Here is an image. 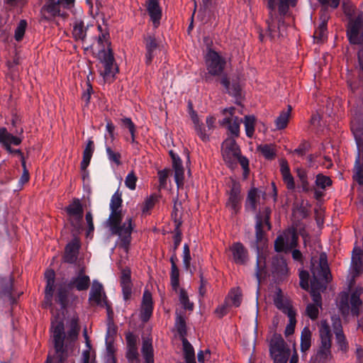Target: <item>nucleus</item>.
I'll use <instances>...</instances> for the list:
<instances>
[{"mask_svg":"<svg viewBox=\"0 0 363 363\" xmlns=\"http://www.w3.org/2000/svg\"><path fill=\"white\" fill-rule=\"evenodd\" d=\"M311 272L313 277L311 280L310 293L313 303L307 305L306 313L311 320H315L318 316L319 309L322 308L320 292L326 288L331 279L325 253H321L318 260L314 257L311 259Z\"/></svg>","mask_w":363,"mask_h":363,"instance_id":"1","label":"nucleus"},{"mask_svg":"<svg viewBox=\"0 0 363 363\" xmlns=\"http://www.w3.org/2000/svg\"><path fill=\"white\" fill-rule=\"evenodd\" d=\"M108 38V33H102L97 38L98 45L103 48L97 53V59L99 61V72L105 81L113 80L118 72Z\"/></svg>","mask_w":363,"mask_h":363,"instance_id":"2","label":"nucleus"},{"mask_svg":"<svg viewBox=\"0 0 363 363\" xmlns=\"http://www.w3.org/2000/svg\"><path fill=\"white\" fill-rule=\"evenodd\" d=\"M267 1L269 10V17L267 20L269 35L272 39L279 38L281 36H284L286 30V26L282 16L287 13L290 6H294L296 5L297 0H279L278 9L279 16H277L276 13L277 0Z\"/></svg>","mask_w":363,"mask_h":363,"instance_id":"3","label":"nucleus"},{"mask_svg":"<svg viewBox=\"0 0 363 363\" xmlns=\"http://www.w3.org/2000/svg\"><path fill=\"white\" fill-rule=\"evenodd\" d=\"M344 13L348 17L349 23L347 35L352 44H360L363 40V14L357 12L354 5L350 2H343Z\"/></svg>","mask_w":363,"mask_h":363,"instance_id":"4","label":"nucleus"},{"mask_svg":"<svg viewBox=\"0 0 363 363\" xmlns=\"http://www.w3.org/2000/svg\"><path fill=\"white\" fill-rule=\"evenodd\" d=\"M222 155L227 165L233 169L240 163L243 169V177L247 179L249 173V160L241 155V151L233 138H228L222 144Z\"/></svg>","mask_w":363,"mask_h":363,"instance_id":"5","label":"nucleus"},{"mask_svg":"<svg viewBox=\"0 0 363 363\" xmlns=\"http://www.w3.org/2000/svg\"><path fill=\"white\" fill-rule=\"evenodd\" d=\"M121 220L122 217L118 220H112L107 223L112 234L118 235L120 247L128 252L131 242L132 231L134 228L133 220L132 217H128L122 225L121 224Z\"/></svg>","mask_w":363,"mask_h":363,"instance_id":"6","label":"nucleus"},{"mask_svg":"<svg viewBox=\"0 0 363 363\" xmlns=\"http://www.w3.org/2000/svg\"><path fill=\"white\" fill-rule=\"evenodd\" d=\"M52 337L55 349V356L48 357L45 363H62L65 359V350L64 347V340L65 337V328L62 321L52 322Z\"/></svg>","mask_w":363,"mask_h":363,"instance_id":"7","label":"nucleus"},{"mask_svg":"<svg viewBox=\"0 0 363 363\" xmlns=\"http://www.w3.org/2000/svg\"><path fill=\"white\" fill-rule=\"evenodd\" d=\"M269 352L274 363H287L290 350L280 334L272 335L269 341Z\"/></svg>","mask_w":363,"mask_h":363,"instance_id":"8","label":"nucleus"},{"mask_svg":"<svg viewBox=\"0 0 363 363\" xmlns=\"http://www.w3.org/2000/svg\"><path fill=\"white\" fill-rule=\"evenodd\" d=\"M363 308L362 301L360 299V292H353L350 298L346 293L341 295L339 302V309L343 315H348L350 312L353 316L359 317Z\"/></svg>","mask_w":363,"mask_h":363,"instance_id":"9","label":"nucleus"},{"mask_svg":"<svg viewBox=\"0 0 363 363\" xmlns=\"http://www.w3.org/2000/svg\"><path fill=\"white\" fill-rule=\"evenodd\" d=\"M205 63L208 73L212 76H219L223 72L226 61L218 52L208 49L205 57Z\"/></svg>","mask_w":363,"mask_h":363,"instance_id":"10","label":"nucleus"},{"mask_svg":"<svg viewBox=\"0 0 363 363\" xmlns=\"http://www.w3.org/2000/svg\"><path fill=\"white\" fill-rule=\"evenodd\" d=\"M298 235L295 230L289 229L279 235L274 242L277 252H288L296 247Z\"/></svg>","mask_w":363,"mask_h":363,"instance_id":"11","label":"nucleus"},{"mask_svg":"<svg viewBox=\"0 0 363 363\" xmlns=\"http://www.w3.org/2000/svg\"><path fill=\"white\" fill-rule=\"evenodd\" d=\"M68 220L76 230L82 228L83 218V207L79 199H74L73 201L65 208Z\"/></svg>","mask_w":363,"mask_h":363,"instance_id":"12","label":"nucleus"},{"mask_svg":"<svg viewBox=\"0 0 363 363\" xmlns=\"http://www.w3.org/2000/svg\"><path fill=\"white\" fill-rule=\"evenodd\" d=\"M354 135L357 146L358 155L355 160L353 178L359 185L363 186V137L362 133L358 131H354Z\"/></svg>","mask_w":363,"mask_h":363,"instance_id":"13","label":"nucleus"},{"mask_svg":"<svg viewBox=\"0 0 363 363\" xmlns=\"http://www.w3.org/2000/svg\"><path fill=\"white\" fill-rule=\"evenodd\" d=\"M331 321L337 349L341 352L346 353L349 350V342L343 331L342 320L339 316L333 315Z\"/></svg>","mask_w":363,"mask_h":363,"instance_id":"14","label":"nucleus"},{"mask_svg":"<svg viewBox=\"0 0 363 363\" xmlns=\"http://www.w3.org/2000/svg\"><path fill=\"white\" fill-rule=\"evenodd\" d=\"M242 196L241 187L239 183L233 182L230 190L228 192V199L226 201V207L232 214L236 215L241 209Z\"/></svg>","mask_w":363,"mask_h":363,"instance_id":"15","label":"nucleus"},{"mask_svg":"<svg viewBox=\"0 0 363 363\" xmlns=\"http://www.w3.org/2000/svg\"><path fill=\"white\" fill-rule=\"evenodd\" d=\"M91 284V280L88 275L85 274L84 269H81L72 277L67 283V287L70 289H76L79 291H86Z\"/></svg>","mask_w":363,"mask_h":363,"instance_id":"16","label":"nucleus"},{"mask_svg":"<svg viewBox=\"0 0 363 363\" xmlns=\"http://www.w3.org/2000/svg\"><path fill=\"white\" fill-rule=\"evenodd\" d=\"M153 308L152 294L148 289H145L143 292L140 311V318L143 322L146 323L150 320Z\"/></svg>","mask_w":363,"mask_h":363,"instance_id":"17","label":"nucleus"},{"mask_svg":"<svg viewBox=\"0 0 363 363\" xmlns=\"http://www.w3.org/2000/svg\"><path fill=\"white\" fill-rule=\"evenodd\" d=\"M235 108L230 107L224 109L223 113L230 116L223 118V124L228 125V130L234 137H238L240 135V125L242 120L238 116H233Z\"/></svg>","mask_w":363,"mask_h":363,"instance_id":"18","label":"nucleus"},{"mask_svg":"<svg viewBox=\"0 0 363 363\" xmlns=\"http://www.w3.org/2000/svg\"><path fill=\"white\" fill-rule=\"evenodd\" d=\"M90 303L100 306H107L106 297L103 286L98 281L94 280L89 293Z\"/></svg>","mask_w":363,"mask_h":363,"instance_id":"19","label":"nucleus"},{"mask_svg":"<svg viewBox=\"0 0 363 363\" xmlns=\"http://www.w3.org/2000/svg\"><path fill=\"white\" fill-rule=\"evenodd\" d=\"M323 9L320 16V23L318 27L315 29L313 37L317 42L323 41L327 37V23L330 18V15L328 12V7H330L328 5H322Z\"/></svg>","mask_w":363,"mask_h":363,"instance_id":"20","label":"nucleus"},{"mask_svg":"<svg viewBox=\"0 0 363 363\" xmlns=\"http://www.w3.org/2000/svg\"><path fill=\"white\" fill-rule=\"evenodd\" d=\"M21 138L10 133L6 128H0V143L10 153H20L19 150H13L11 147V145H18L21 143Z\"/></svg>","mask_w":363,"mask_h":363,"instance_id":"21","label":"nucleus"},{"mask_svg":"<svg viewBox=\"0 0 363 363\" xmlns=\"http://www.w3.org/2000/svg\"><path fill=\"white\" fill-rule=\"evenodd\" d=\"M350 270L353 278L363 273V250L359 247L353 249Z\"/></svg>","mask_w":363,"mask_h":363,"instance_id":"22","label":"nucleus"},{"mask_svg":"<svg viewBox=\"0 0 363 363\" xmlns=\"http://www.w3.org/2000/svg\"><path fill=\"white\" fill-rule=\"evenodd\" d=\"M319 345L327 348L332 347L333 334L329 323L326 320H322L318 325Z\"/></svg>","mask_w":363,"mask_h":363,"instance_id":"23","label":"nucleus"},{"mask_svg":"<svg viewBox=\"0 0 363 363\" xmlns=\"http://www.w3.org/2000/svg\"><path fill=\"white\" fill-rule=\"evenodd\" d=\"M172 160V167L174 171V180L178 187L182 186L184 179V169L180 157L172 150L169 151Z\"/></svg>","mask_w":363,"mask_h":363,"instance_id":"24","label":"nucleus"},{"mask_svg":"<svg viewBox=\"0 0 363 363\" xmlns=\"http://www.w3.org/2000/svg\"><path fill=\"white\" fill-rule=\"evenodd\" d=\"M42 18L50 20L55 16H62L60 13V4L58 1L46 0L40 11Z\"/></svg>","mask_w":363,"mask_h":363,"instance_id":"25","label":"nucleus"},{"mask_svg":"<svg viewBox=\"0 0 363 363\" xmlns=\"http://www.w3.org/2000/svg\"><path fill=\"white\" fill-rule=\"evenodd\" d=\"M80 246V240L77 238H74L67 245L64 255L65 262L72 264L77 261Z\"/></svg>","mask_w":363,"mask_h":363,"instance_id":"26","label":"nucleus"},{"mask_svg":"<svg viewBox=\"0 0 363 363\" xmlns=\"http://www.w3.org/2000/svg\"><path fill=\"white\" fill-rule=\"evenodd\" d=\"M230 250L232 252L233 259L237 264H244L247 261V250L241 242L233 243Z\"/></svg>","mask_w":363,"mask_h":363,"instance_id":"27","label":"nucleus"},{"mask_svg":"<svg viewBox=\"0 0 363 363\" xmlns=\"http://www.w3.org/2000/svg\"><path fill=\"white\" fill-rule=\"evenodd\" d=\"M147 11L154 26L158 27L162 17V9L159 0H148L147 1Z\"/></svg>","mask_w":363,"mask_h":363,"instance_id":"28","label":"nucleus"},{"mask_svg":"<svg viewBox=\"0 0 363 363\" xmlns=\"http://www.w3.org/2000/svg\"><path fill=\"white\" fill-rule=\"evenodd\" d=\"M121 205H122V199L121 195L118 192H116L111 197L110 202V209L111 213L109 215V218L108 221L114 220V221L118 220V219L122 217L121 213Z\"/></svg>","mask_w":363,"mask_h":363,"instance_id":"29","label":"nucleus"},{"mask_svg":"<svg viewBox=\"0 0 363 363\" xmlns=\"http://www.w3.org/2000/svg\"><path fill=\"white\" fill-rule=\"evenodd\" d=\"M262 192L257 188L252 187L247 196L245 207L247 211L255 212Z\"/></svg>","mask_w":363,"mask_h":363,"instance_id":"30","label":"nucleus"},{"mask_svg":"<svg viewBox=\"0 0 363 363\" xmlns=\"http://www.w3.org/2000/svg\"><path fill=\"white\" fill-rule=\"evenodd\" d=\"M121 286L122 288L123 298L125 301L130 298L132 294V282L130 277V270L125 269L121 272Z\"/></svg>","mask_w":363,"mask_h":363,"instance_id":"31","label":"nucleus"},{"mask_svg":"<svg viewBox=\"0 0 363 363\" xmlns=\"http://www.w3.org/2000/svg\"><path fill=\"white\" fill-rule=\"evenodd\" d=\"M274 303L276 307L284 313L289 315L295 312L290 301L284 297L281 291L278 289L274 298Z\"/></svg>","mask_w":363,"mask_h":363,"instance_id":"32","label":"nucleus"},{"mask_svg":"<svg viewBox=\"0 0 363 363\" xmlns=\"http://www.w3.org/2000/svg\"><path fill=\"white\" fill-rule=\"evenodd\" d=\"M146 55L145 60L147 65L150 64L154 57L157 55L158 45L156 39L152 36H148L145 40Z\"/></svg>","mask_w":363,"mask_h":363,"instance_id":"33","label":"nucleus"},{"mask_svg":"<svg viewBox=\"0 0 363 363\" xmlns=\"http://www.w3.org/2000/svg\"><path fill=\"white\" fill-rule=\"evenodd\" d=\"M88 28V26H85L82 21L76 20L73 23L72 29V36L74 40L84 43Z\"/></svg>","mask_w":363,"mask_h":363,"instance_id":"34","label":"nucleus"},{"mask_svg":"<svg viewBox=\"0 0 363 363\" xmlns=\"http://www.w3.org/2000/svg\"><path fill=\"white\" fill-rule=\"evenodd\" d=\"M94 152V141L90 138L87 140L85 148L83 151V158L81 162V169L85 170L89 165L91 159Z\"/></svg>","mask_w":363,"mask_h":363,"instance_id":"35","label":"nucleus"},{"mask_svg":"<svg viewBox=\"0 0 363 363\" xmlns=\"http://www.w3.org/2000/svg\"><path fill=\"white\" fill-rule=\"evenodd\" d=\"M273 272L277 276L284 277L288 273V268L286 260L281 257L276 256L272 260Z\"/></svg>","mask_w":363,"mask_h":363,"instance_id":"36","label":"nucleus"},{"mask_svg":"<svg viewBox=\"0 0 363 363\" xmlns=\"http://www.w3.org/2000/svg\"><path fill=\"white\" fill-rule=\"evenodd\" d=\"M280 166V171L283 177V180L286 184L287 189H294L295 187V183L286 161H281Z\"/></svg>","mask_w":363,"mask_h":363,"instance_id":"37","label":"nucleus"},{"mask_svg":"<svg viewBox=\"0 0 363 363\" xmlns=\"http://www.w3.org/2000/svg\"><path fill=\"white\" fill-rule=\"evenodd\" d=\"M332 357L331 348L318 345L313 361L314 363H327L332 359Z\"/></svg>","mask_w":363,"mask_h":363,"instance_id":"38","label":"nucleus"},{"mask_svg":"<svg viewBox=\"0 0 363 363\" xmlns=\"http://www.w3.org/2000/svg\"><path fill=\"white\" fill-rule=\"evenodd\" d=\"M312 333L308 327H304L301 334V351L306 353L311 347Z\"/></svg>","mask_w":363,"mask_h":363,"instance_id":"39","label":"nucleus"},{"mask_svg":"<svg viewBox=\"0 0 363 363\" xmlns=\"http://www.w3.org/2000/svg\"><path fill=\"white\" fill-rule=\"evenodd\" d=\"M225 301L230 306H240L242 302L241 290L239 288L231 289Z\"/></svg>","mask_w":363,"mask_h":363,"instance_id":"40","label":"nucleus"},{"mask_svg":"<svg viewBox=\"0 0 363 363\" xmlns=\"http://www.w3.org/2000/svg\"><path fill=\"white\" fill-rule=\"evenodd\" d=\"M142 354L145 363H154L153 347L151 340H143Z\"/></svg>","mask_w":363,"mask_h":363,"instance_id":"41","label":"nucleus"},{"mask_svg":"<svg viewBox=\"0 0 363 363\" xmlns=\"http://www.w3.org/2000/svg\"><path fill=\"white\" fill-rule=\"evenodd\" d=\"M182 345L185 363H196L195 352L192 345L186 338H182Z\"/></svg>","mask_w":363,"mask_h":363,"instance_id":"42","label":"nucleus"},{"mask_svg":"<svg viewBox=\"0 0 363 363\" xmlns=\"http://www.w3.org/2000/svg\"><path fill=\"white\" fill-rule=\"evenodd\" d=\"M220 83L229 94L235 96V98L240 96L241 89L240 85L238 84H230V81L226 76L222 77Z\"/></svg>","mask_w":363,"mask_h":363,"instance_id":"43","label":"nucleus"},{"mask_svg":"<svg viewBox=\"0 0 363 363\" xmlns=\"http://www.w3.org/2000/svg\"><path fill=\"white\" fill-rule=\"evenodd\" d=\"M69 291L71 290L67 287V284L64 286H60L57 290L56 301L60 303L62 308H65L67 306Z\"/></svg>","mask_w":363,"mask_h":363,"instance_id":"44","label":"nucleus"},{"mask_svg":"<svg viewBox=\"0 0 363 363\" xmlns=\"http://www.w3.org/2000/svg\"><path fill=\"white\" fill-rule=\"evenodd\" d=\"M291 112V107L289 106L286 110H284L280 113L279 116L275 121V124L277 129L281 130L287 126Z\"/></svg>","mask_w":363,"mask_h":363,"instance_id":"45","label":"nucleus"},{"mask_svg":"<svg viewBox=\"0 0 363 363\" xmlns=\"http://www.w3.org/2000/svg\"><path fill=\"white\" fill-rule=\"evenodd\" d=\"M255 117L254 116H245L243 121L246 135L251 138L255 133Z\"/></svg>","mask_w":363,"mask_h":363,"instance_id":"46","label":"nucleus"},{"mask_svg":"<svg viewBox=\"0 0 363 363\" xmlns=\"http://www.w3.org/2000/svg\"><path fill=\"white\" fill-rule=\"evenodd\" d=\"M106 0H86L89 7V12L92 16L99 15L101 9L105 4Z\"/></svg>","mask_w":363,"mask_h":363,"instance_id":"47","label":"nucleus"},{"mask_svg":"<svg viewBox=\"0 0 363 363\" xmlns=\"http://www.w3.org/2000/svg\"><path fill=\"white\" fill-rule=\"evenodd\" d=\"M315 183L318 189L325 190L327 187L332 185L333 182L329 177L318 174L316 176Z\"/></svg>","mask_w":363,"mask_h":363,"instance_id":"48","label":"nucleus"},{"mask_svg":"<svg viewBox=\"0 0 363 363\" xmlns=\"http://www.w3.org/2000/svg\"><path fill=\"white\" fill-rule=\"evenodd\" d=\"M222 4L223 0H201L202 8L209 13H214Z\"/></svg>","mask_w":363,"mask_h":363,"instance_id":"49","label":"nucleus"},{"mask_svg":"<svg viewBox=\"0 0 363 363\" xmlns=\"http://www.w3.org/2000/svg\"><path fill=\"white\" fill-rule=\"evenodd\" d=\"M157 201V196L154 194L150 195L143 202L141 211L143 214H149L150 211L153 208Z\"/></svg>","mask_w":363,"mask_h":363,"instance_id":"50","label":"nucleus"},{"mask_svg":"<svg viewBox=\"0 0 363 363\" xmlns=\"http://www.w3.org/2000/svg\"><path fill=\"white\" fill-rule=\"evenodd\" d=\"M170 281L172 289L177 291L179 286V271L177 266L171 267Z\"/></svg>","mask_w":363,"mask_h":363,"instance_id":"51","label":"nucleus"},{"mask_svg":"<svg viewBox=\"0 0 363 363\" xmlns=\"http://www.w3.org/2000/svg\"><path fill=\"white\" fill-rule=\"evenodd\" d=\"M27 27V22L26 20H21L18 23L14 33V38L16 41H21L25 34Z\"/></svg>","mask_w":363,"mask_h":363,"instance_id":"52","label":"nucleus"},{"mask_svg":"<svg viewBox=\"0 0 363 363\" xmlns=\"http://www.w3.org/2000/svg\"><path fill=\"white\" fill-rule=\"evenodd\" d=\"M123 125L127 128L130 133L131 140L130 142L134 143L135 142V132L136 128L133 122L130 118H124L121 119Z\"/></svg>","mask_w":363,"mask_h":363,"instance_id":"53","label":"nucleus"},{"mask_svg":"<svg viewBox=\"0 0 363 363\" xmlns=\"http://www.w3.org/2000/svg\"><path fill=\"white\" fill-rule=\"evenodd\" d=\"M263 228V221L259 217V216H257L256 225H255V231H256V240L257 243H262L264 238V233L262 230Z\"/></svg>","mask_w":363,"mask_h":363,"instance_id":"54","label":"nucleus"},{"mask_svg":"<svg viewBox=\"0 0 363 363\" xmlns=\"http://www.w3.org/2000/svg\"><path fill=\"white\" fill-rule=\"evenodd\" d=\"M179 301L185 309L189 311L193 310L194 303L189 301L186 291L183 289H180Z\"/></svg>","mask_w":363,"mask_h":363,"instance_id":"55","label":"nucleus"},{"mask_svg":"<svg viewBox=\"0 0 363 363\" xmlns=\"http://www.w3.org/2000/svg\"><path fill=\"white\" fill-rule=\"evenodd\" d=\"M296 311L287 315L289 318V323L287 324L285 329V335L289 336L292 335L294 333V329L296 323Z\"/></svg>","mask_w":363,"mask_h":363,"instance_id":"56","label":"nucleus"},{"mask_svg":"<svg viewBox=\"0 0 363 363\" xmlns=\"http://www.w3.org/2000/svg\"><path fill=\"white\" fill-rule=\"evenodd\" d=\"M175 326L180 336L184 337L186 334V321L183 316L177 315L175 320Z\"/></svg>","mask_w":363,"mask_h":363,"instance_id":"57","label":"nucleus"},{"mask_svg":"<svg viewBox=\"0 0 363 363\" xmlns=\"http://www.w3.org/2000/svg\"><path fill=\"white\" fill-rule=\"evenodd\" d=\"M138 181V177H136L135 172L131 171L128 174L125 179V184L127 188L130 190H135L136 188V182Z\"/></svg>","mask_w":363,"mask_h":363,"instance_id":"58","label":"nucleus"},{"mask_svg":"<svg viewBox=\"0 0 363 363\" xmlns=\"http://www.w3.org/2000/svg\"><path fill=\"white\" fill-rule=\"evenodd\" d=\"M138 355L137 347H127L125 357L129 362H139Z\"/></svg>","mask_w":363,"mask_h":363,"instance_id":"59","label":"nucleus"},{"mask_svg":"<svg viewBox=\"0 0 363 363\" xmlns=\"http://www.w3.org/2000/svg\"><path fill=\"white\" fill-rule=\"evenodd\" d=\"M106 150L108 155V158L111 162L115 163L117 166L121 164V155L119 152H116L113 151L110 147H106Z\"/></svg>","mask_w":363,"mask_h":363,"instance_id":"60","label":"nucleus"},{"mask_svg":"<svg viewBox=\"0 0 363 363\" xmlns=\"http://www.w3.org/2000/svg\"><path fill=\"white\" fill-rule=\"evenodd\" d=\"M261 153L267 159H272L275 156L274 147L270 145H264L259 147Z\"/></svg>","mask_w":363,"mask_h":363,"instance_id":"61","label":"nucleus"},{"mask_svg":"<svg viewBox=\"0 0 363 363\" xmlns=\"http://www.w3.org/2000/svg\"><path fill=\"white\" fill-rule=\"evenodd\" d=\"M54 284H48L46 283L45 290V304L46 306L52 305V298L54 291Z\"/></svg>","mask_w":363,"mask_h":363,"instance_id":"62","label":"nucleus"},{"mask_svg":"<svg viewBox=\"0 0 363 363\" xmlns=\"http://www.w3.org/2000/svg\"><path fill=\"white\" fill-rule=\"evenodd\" d=\"M3 281L4 286L2 291L0 292L1 295H4L9 298H11L12 293V281L11 278L5 279Z\"/></svg>","mask_w":363,"mask_h":363,"instance_id":"63","label":"nucleus"},{"mask_svg":"<svg viewBox=\"0 0 363 363\" xmlns=\"http://www.w3.org/2000/svg\"><path fill=\"white\" fill-rule=\"evenodd\" d=\"M191 255L189 247L187 244H184L183 249V262L186 269H189L191 263Z\"/></svg>","mask_w":363,"mask_h":363,"instance_id":"64","label":"nucleus"}]
</instances>
